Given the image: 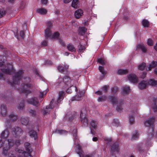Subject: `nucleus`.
I'll return each instance as SVG.
<instances>
[{
  "label": "nucleus",
  "mask_w": 157,
  "mask_h": 157,
  "mask_svg": "<svg viewBox=\"0 0 157 157\" xmlns=\"http://www.w3.org/2000/svg\"><path fill=\"white\" fill-rule=\"evenodd\" d=\"M24 72L22 70H20L15 74L13 77V83L18 84L21 80H22L25 83H23L21 85L22 88L20 90L21 92L28 94L30 93L29 89L31 87V85L28 82H30V79L29 77H23Z\"/></svg>",
  "instance_id": "obj_1"
},
{
  "label": "nucleus",
  "mask_w": 157,
  "mask_h": 157,
  "mask_svg": "<svg viewBox=\"0 0 157 157\" xmlns=\"http://www.w3.org/2000/svg\"><path fill=\"white\" fill-rule=\"evenodd\" d=\"M14 145V141L13 139L5 140L3 145L2 155L5 156H9L13 152L10 150Z\"/></svg>",
  "instance_id": "obj_2"
},
{
  "label": "nucleus",
  "mask_w": 157,
  "mask_h": 157,
  "mask_svg": "<svg viewBox=\"0 0 157 157\" xmlns=\"http://www.w3.org/2000/svg\"><path fill=\"white\" fill-rule=\"evenodd\" d=\"M47 27L45 30V36L46 39L50 37L51 39H56L58 38L59 36V33L56 32L54 33L52 35H51L52 31L51 30L52 25V22L51 21L47 22Z\"/></svg>",
  "instance_id": "obj_3"
},
{
  "label": "nucleus",
  "mask_w": 157,
  "mask_h": 157,
  "mask_svg": "<svg viewBox=\"0 0 157 157\" xmlns=\"http://www.w3.org/2000/svg\"><path fill=\"white\" fill-rule=\"evenodd\" d=\"M25 150L27 152H26L20 149L16 150L19 153L18 157H32L30 154V153L32 150L31 148L30 144L28 142L25 143Z\"/></svg>",
  "instance_id": "obj_4"
},
{
  "label": "nucleus",
  "mask_w": 157,
  "mask_h": 157,
  "mask_svg": "<svg viewBox=\"0 0 157 157\" xmlns=\"http://www.w3.org/2000/svg\"><path fill=\"white\" fill-rule=\"evenodd\" d=\"M2 56H0V59H1ZM4 62L2 61V59H0V67H3V68L1 69L2 71L5 74L10 75L11 73L14 71L13 66L12 64L8 63L6 66H4L3 63Z\"/></svg>",
  "instance_id": "obj_5"
},
{
  "label": "nucleus",
  "mask_w": 157,
  "mask_h": 157,
  "mask_svg": "<svg viewBox=\"0 0 157 157\" xmlns=\"http://www.w3.org/2000/svg\"><path fill=\"white\" fill-rule=\"evenodd\" d=\"M86 111L85 109H82L80 112V119L81 122L85 125H87L88 124V120L86 117Z\"/></svg>",
  "instance_id": "obj_6"
},
{
  "label": "nucleus",
  "mask_w": 157,
  "mask_h": 157,
  "mask_svg": "<svg viewBox=\"0 0 157 157\" xmlns=\"http://www.w3.org/2000/svg\"><path fill=\"white\" fill-rule=\"evenodd\" d=\"M28 103L31 104L36 107H38L40 105V103L37 98L35 97L31 98L27 100Z\"/></svg>",
  "instance_id": "obj_7"
},
{
  "label": "nucleus",
  "mask_w": 157,
  "mask_h": 157,
  "mask_svg": "<svg viewBox=\"0 0 157 157\" xmlns=\"http://www.w3.org/2000/svg\"><path fill=\"white\" fill-rule=\"evenodd\" d=\"M119 149L117 143H116L111 147L110 151L112 154H115L119 151Z\"/></svg>",
  "instance_id": "obj_8"
},
{
  "label": "nucleus",
  "mask_w": 157,
  "mask_h": 157,
  "mask_svg": "<svg viewBox=\"0 0 157 157\" xmlns=\"http://www.w3.org/2000/svg\"><path fill=\"white\" fill-rule=\"evenodd\" d=\"M13 131L14 133L13 134L16 137L21 136L22 133V131L21 128L19 127H17L13 128Z\"/></svg>",
  "instance_id": "obj_9"
},
{
  "label": "nucleus",
  "mask_w": 157,
  "mask_h": 157,
  "mask_svg": "<svg viewBox=\"0 0 157 157\" xmlns=\"http://www.w3.org/2000/svg\"><path fill=\"white\" fill-rule=\"evenodd\" d=\"M155 120V118L154 117H151L148 120L144 121V124L146 127L151 126L154 123Z\"/></svg>",
  "instance_id": "obj_10"
},
{
  "label": "nucleus",
  "mask_w": 157,
  "mask_h": 157,
  "mask_svg": "<svg viewBox=\"0 0 157 157\" xmlns=\"http://www.w3.org/2000/svg\"><path fill=\"white\" fill-rule=\"evenodd\" d=\"M84 92L83 91H79L78 94L75 97H73L71 100V101H79L81 100L82 97L84 95Z\"/></svg>",
  "instance_id": "obj_11"
},
{
  "label": "nucleus",
  "mask_w": 157,
  "mask_h": 157,
  "mask_svg": "<svg viewBox=\"0 0 157 157\" xmlns=\"http://www.w3.org/2000/svg\"><path fill=\"white\" fill-rule=\"evenodd\" d=\"M127 78L128 80L132 83L137 82L138 78L136 75L134 74H130L127 76Z\"/></svg>",
  "instance_id": "obj_12"
},
{
  "label": "nucleus",
  "mask_w": 157,
  "mask_h": 157,
  "mask_svg": "<svg viewBox=\"0 0 157 157\" xmlns=\"http://www.w3.org/2000/svg\"><path fill=\"white\" fill-rule=\"evenodd\" d=\"M157 99L156 98H153V99L152 102L151 108L154 112L157 111Z\"/></svg>",
  "instance_id": "obj_13"
},
{
  "label": "nucleus",
  "mask_w": 157,
  "mask_h": 157,
  "mask_svg": "<svg viewBox=\"0 0 157 157\" xmlns=\"http://www.w3.org/2000/svg\"><path fill=\"white\" fill-rule=\"evenodd\" d=\"M68 67L69 66L67 64H64V67L61 65H60L57 67V68L60 72H63L64 71L67 70Z\"/></svg>",
  "instance_id": "obj_14"
},
{
  "label": "nucleus",
  "mask_w": 157,
  "mask_h": 157,
  "mask_svg": "<svg viewBox=\"0 0 157 157\" xmlns=\"http://www.w3.org/2000/svg\"><path fill=\"white\" fill-rule=\"evenodd\" d=\"M9 134V132L7 129H6L3 131L1 134V137L2 139H3L4 140V142L5 140H8L6 139V138L8 137Z\"/></svg>",
  "instance_id": "obj_15"
},
{
  "label": "nucleus",
  "mask_w": 157,
  "mask_h": 157,
  "mask_svg": "<svg viewBox=\"0 0 157 157\" xmlns=\"http://www.w3.org/2000/svg\"><path fill=\"white\" fill-rule=\"evenodd\" d=\"M53 107H52V101L51 102L49 106H47L45 109L43 110V113L44 115H46L48 114L50 111V109H52Z\"/></svg>",
  "instance_id": "obj_16"
},
{
  "label": "nucleus",
  "mask_w": 157,
  "mask_h": 157,
  "mask_svg": "<svg viewBox=\"0 0 157 157\" xmlns=\"http://www.w3.org/2000/svg\"><path fill=\"white\" fill-rule=\"evenodd\" d=\"M148 85V82L143 81L140 83L138 85L139 88L141 89H145Z\"/></svg>",
  "instance_id": "obj_17"
},
{
  "label": "nucleus",
  "mask_w": 157,
  "mask_h": 157,
  "mask_svg": "<svg viewBox=\"0 0 157 157\" xmlns=\"http://www.w3.org/2000/svg\"><path fill=\"white\" fill-rule=\"evenodd\" d=\"M83 11L80 9H78L76 10L75 13V17L78 19L83 15Z\"/></svg>",
  "instance_id": "obj_18"
},
{
  "label": "nucleus",
  "mask_w": 157,
  "mask_h": 157,
  "mask_svg": "<svg viewBox=\"0 0 157 157\" xmlns=\"http://www.w3.org/2000/svg\"><path fill=\"white\" fill-rule=\"evenodd\" d=\"M141 49L143 52L144 53L146 52L147 51V48L143 44H139L136 45V49Z\"/></svg>",
  "instance_id": "obj_19"
},
{
  "label": "nucleus",
  "mask_w": 157,
  "mask_h": 157,
  "mask_svg": "<svg viewBox=\"0 0 157 157\" xmlns=\"http://www.w3.org/2000/svg\"><path fill=\"white\" fill-rule=\"evenodd\" d=\"M80 3L79 0H73L71 6L74 8L77 9L79 7Z\"/></svg>",
  "instance_id": "obj_20"
},
{
  "label": "nucleus",
  "mask_w": 157,
  "mask_h": 157,
  "mask_svg": "<svg viewBox=\"0 0 157 157\" xmlns=\"http://www.w3.org/2000/svg\"><path fill=\"white\" fill-rule=\"evenodd\" d=\"M98 69L102 74V76L100 77V79H102L106 74V71L105 70L104 67L101 66H99Z\"/></svg>",
  "instance_id": "obj_21"
},
{
  "label": "nucleus",
  "mask_w": 157,
  "mask_h": 157,
  "mask_svg": "<svg viewBox=\"0 0 157 157\" xmlns=\"http://www.w3.org/2000/svg\"><path fill=\"white\" fill-rule=\"evenodd\" d=\"M77 149L76 150L77 153L79 154L80 157H84L83 152L82 151L81 148L79 144L77 146Z\"/></svg>",
  "instance_id": "obj_22"
},
{
  "label": "nucleus",
  "mask_w": 157,
  "mask_h": 157,
  "mask_svg": "<svg viewBox=\"0 0 157 157\" xmlns=\"http://www.w3.org/2000/svg\"><path fill=\"white\" fill-rule=\"evenodd\" d=\"M90 128L91 129H95L97 127L98 123L96 121L92 120L90 123Z\"/></svg>",
  "instance_id": "obj_23"
},
{
  "label": "nucleus",
  "mask_w": 157,
  "mask_h": 157,
  "mask_svg": "<svg viewBox=\"0 0 157 157\" xmlns=\"http://www.w3.org/2000/svg\"><path fill=\"white\" fill-rule=\"evenodd\" d=\"M130 89L129 87L125 86L123 87L122 89V93L123 95H125L129 93Z\"/></svg>",
  "instance_id": "obj_24"
},
{
  "label": "nucleus",
  "mask_w": 157,
  "mask_h": 157,
  "mask_svg": "<svg viewBox=\"0 0 157 157\" xmlns=\"http://www.w3.org/2000/svg\"><path fill=\"white\" fill-rule=\"evenodd\" d=\"M1 113L3 117L5 116L6 114V108L5 105H2L1 107Z\"/></svg>",
  "instance_id": "obj_25"
},
{
  "label": "nucleus",
  "mask_w": 157,
  "mask_h": 157,
  "mask_svg": "<svg viewBox=\"0 0 157 157\" xmlns=\"http://www.w3.org/2000/svg\"><path fill=\"white\" fill-rule=\"evenodd\" d=\"M29 134L32 138H33L36 139L37 138V134L36 131L33 130L30 131L29 132Z\"/></svg>",
  "instance_id": "obj_26"
},
{
  "label": "nucleus",
  "mask_w": 157,
  "mask_h": 157,
  "mask_svg": "<svg viewBox=\"0 0 157 157\" xmlns=\"http://www.w3.org/2000/svg\"><path fill=\"white\" fill-rule=\"evenodd\" d=\"M37 12L40 14L44 15L46 14L47 12V10L46 9L43 8H41L37 10Z\"/></svg>",
  "instance_id": "obj_27"
},
{
  "label": "nucleus",
  "mask_w": 157,
  "mask_h": 157,
  "mask_svg": "<svg viewBox=\"0 0 157 157\" xmlns=\"http://www.w3.org/2000/svg\"><path fill=\"white\" fill-rule=\"evenodd\" d=\"M67 49L68 51L71 52H75L76 49L74 45L71 44H69L67 46Z\"/></svg>",
  "instance_id": "obj_28"
},
{
  "label": "nucleus",
  "mask_w": 157,
  "mask_h": 157,
  "mask_svg": "<svg viewBox=\"0 0 157 157\" xmlns=\"http://www.w3.org/2000/svg\"><path fill=\"white\" fill-rule=\"evenodd\" d=\"M63 80L65 84L67 85L69 84L71 81L70 78L67 76L64 77L63 78Z\"/></svg>",
  "instance_id": "obj_29"
},
{
  "label": "nucleus",
  "mask_w": 157,
  "mask_h": 157,
  "mask_svg": "<svg viewBox=\"0 0 157 157\" xmlns=\"http://www.w3.org/2000/svg\"><path fill=\"white\" fill-rule=\"evenodd\" d=\"M128 70H127L119 69L118 70L117 73L120 75H124L128 73Z\"/></svg>",
  "instance_id": "obj_30"
},
{
  "label": "nucleus",
  "mask_w": 157,
  "mask_h": 157,
  "mask_svg": "<svg viewBox=\"0 0 157 157\" xmlns=\"http://www.w3.org/2000/svg\"><path fill=\"white\" fill-rule=\"evenodd\" d=\"M109 97L110 101L113 104H118L117 99L116 98L113 96H111Z\"/></svg>",
  "instance_id": "obj_31"
},
{
  "label": "nucleus",
  "mask_w": 157,
  "mask_h": 157,
  "mask_svg": "<svg viewBox=\"0 0 157 157\" xmlns=\"http://www.w3.org/2000/svg\"><path fill=\"white\" fill-rule=\"evenodd\" d=\"M87 29L85 27H80L79 28L78 32L81 35L84 34L86 32Z\"/></svg>",
  "instance_id": "obj_32"
},
{
  "label": "nucleus",
  "mask_w": 157,
  "mask_h": 157,
  "mask_svg": "<svg viewBox=\"0 0 157 157\" xmlns=\"http://www.w3.org/2000/svg\"><path fill=\"white\" fill-rule=\"evenodd\" d=\"M64 94V92H61L59 94V96L57 99V102L59 103L61 101L63 100V95Z\"/></svg>",
  "instance_id": "obj_33"
},
{
  "label": "nucleus",
  "mask_w": 157,
  "mask_h": 157,
  "mask_svg": "<svg viewBox=\"0 0 157 157\" xmlns=\"http://www.w3.org/2000/svg\"><path fill=\"white\" fill-rule=\"evenodd\" d=\"M157 65V63L156 62L153 61L148 67V70L150 71L151 70V68H153L155 67Z\"/></svg>",
  "instance_id": "obj_34"
},
{
  "label": "nucleus",
  "mask_w": 157,
  "mask_h": 157,
  "mask_svg": "<svg viewBox=\"0 0 157 157\" xmlns=\"http://www.w3.org/2000/svg\"><path fill=\"white\" fill-rule=\"evenodd\" d=\"M143 26L144 27H147L149 25V22L146 19L143 20L142 22Z\"/></svg>",
  "instance_id": "obj_35"
},
{
  "label": "nucleus",
  "mask_w": 157,
  "mask_h": 157,
  "mask_svg": "<svg viewBox=\"0 0 157 157\" xmlns=\"http://www.w3.org/2000/svg\"><path fill=\"white\" fill-rule=\"evenodd\" d=\"M139 134L137 132H135L132 135V139L135 140L139 137Z\"/></svg>",
  "instance_id": "obj_36"
},
{
  "label": "nucleus",
  "mask_w": 157,
  "mask_h": 157,
  "mask_svg": "<svg viewBox=\"0 0 157 157\" xmlns=\"http://www.w3.org/2000/svg\"><path fill=\"white\" fill-rule=\"evenodd\" d=\"M146 66V64L145 63H142L138 66V69L140 70H143Z\"/></svg>",
  "instance_id": "obj_37"
},
{
  "label": "nucleus",
  "mask_w": 157,
  "mask_h": 157,
  "mask_svg": "<svg viewBox=\"0 0 157 157\" xmlns=\"http://www.w3.org/2000/svg\"><path fill=\"white\" fill-rule=\"evenodd\" d=\"M9 117L10 120L13 121H16L17 119V117L13 114H10Z\"/></svg>",
  "instance_id": "obj_38"
},
{
  "label": "nucleus",
  "mask_w": 157,
  "mask_h": 157,
  "mask_svg": "<svg viewBox=\"0 0 157 157\" xmlns=\"http://www.w3.org/2000/svg\"><path fill=\"white\" fill-rule=\"evenodd\" d=\"M29 114L33 117H35L36 116V112L34 110L30 109L29 110Z\"/></svg>",
  "instance_id": "obj_39"
},
{
  "label": "nucleus",
  "mask_w": 157,
  "mask_h": 157,
  "mask_svg": "<svg viewBox=\"0 0 157 157\" xmlns=\"http://www.w3.org/2000/svg\"><path fill=\"white\" fill-rule=\"evenodd\" d=\"M53 132L55 133L56 134H63L64 133H65L67 132L64 130H56L54 132Z\"/></svg>",
  "instance_id": "obj_40"
},
{
  "label": "nucleus",
  "mask_w": 157,
  "mask_h": 157,
  "mask_svg": "<svg viewBox=\"0 0 157 157\" xmlns=\"http://www.w3.org/2000/svg\"><path fill=\"white\" fill-rule=\"evenodd\" d=\"M156 84V81L153 79H151L148 82V85L149 84L152 86H155Z\"/></svg>",
  "instance_id": "obj_41"
},
{
  "label": "nucleus",
  "mask_w": 157,
  "mask_h": 157,
  "mask_svg": "<svg viewBox=\"0 0 157 157\" xmlns=\"http://www.w3.org/2000/svg\"><path fill=\"white\" fill-rule=\"evenodd\" d=\"M129 121L131 124H133L134 122V118L133 115H130L129 116Z\"/></svg>",
  "instance_id": "obj_42"
},
{
  "label": "nucleus",
  "mask_w": 157,
  "mask_h": 157,
  "mask_svg": "<svg viewBox=\"0 0 157 157\" xmlns=\"http://www.w3.org/2000/svg\"><path fill=\"white\" fill-rule=\"evenodd\" d=\"M25 3L24 2H21L20 4L19 8L21 10H22L25 8Z\"/></svg>",
  "instance_id": "obj_43"
},
{
  "label": "nucleus",
  "mask_w": 157,
  "mask_h": 157,
  "mask_svg": "<svg viewBox=\"0 0 157 157\" xmlns=\"http://www.w3.org/2000/svg\"><path fill=\"white\" fill-rule=\"evenodd\" d=\"M21 121L22 124L24 125H26L28 124V120L25 119H21Z\"/></svg>",
  "instance_id": "obj_44"
},
{
  "label": "nucleus",
  "mask_w": 157,
  "mask_h": 157,
  "mask_svg": "<svg viewBox=\"0 0 157 157\" xmlns=\"http://www.w3.org/2000/svg\"><path fill=\"white\" fill-rule=\"evenodd\" d=\"M48 92V90H46V91H44L43 92H40V98H42L43 97L46 95Z\"/></svg>",
  "instance_id": "obj_45"
},
{
  "label": "nucleus",
  "mask_w": 157,
  "mask_h": 157,
  "mask_svg": "<svg viewBox=\"0 0 157 157\" xmlns=\"http://www.w3.org/2000/svg\"><path fill=\"white\" fill-rule=\"evenodd\" d=\"M116 109L118 112H121L123 109V108L121 106V104L120 103L119 105H117L116 107Z\"/></svg>",
  "instance_id": "obj_46"
},
{
  "label": "nucleus",
  "mask_w": 157,
  "mask_h": 157,
  "mask_svg": "<svg viewBox=\"0 0 157 157\" xmlns=\"http://www.w3.org/2000/svg\"><path fill=\"white\" fill-rule=\"evenodd\" d=\"M106 98V97L105 96H103L99 97L98 100L99 102H100L105 101Z\"/></svg>",
  "instance_id": "obj_47"
},
{
  "label": "nucleus",
  "mask_w": 157,
  "mask_h": 157,
  "mask_svg": "<svg viewBox=\"0 0 157 157\" xmlns=\"http://www.w3.org/2000/svg\"><path fill=\"white\" fill-rule=\"evenodd\" d=\"M85 49V48L84 46L81 45L79 48V52H83Z\"/></svg>",
  "instance_id": "obj_48"
},
{
  "label": "nucleus",
  "mask_w": 157,
  "mask_h": 157,
  "mask_svg": "<svg viewBox=\"0 0 157 157\" xmlns=\"http://www.w3.org/2000/svg\"><path fill=\"white\" fill-rule=\"evenodd\" d=\"M98 61L102 65H104L105 63V61L101 59H98Z\"/></svg>",
  "instance_id": "obj_49"
},
{
  "label": "nucleus",
  "mask_w": 157,
  "mask_h": 157,
  "mask_svg": "<svg viewBox=\"0 0 157 157\" xmlns=\"http://www.w3.org/2000/svg\"><path fill=\"white\" fill-rule=\"evenodd\" d=\"M153 41L151 39H148L147 42V44L150 46H152L153 44Z\"/></svg>",
  "instance_id": "obj_50"
},
{
  "label": "nucleus",
  "mask_w": 157,
  "mask_h": 157,
  "mask_svg": "<svg viewBox=\"0 0 157 157\" xmlns=\"http://www.w3.org/2000/svg\"><path fill=\"white\" fill-rule=\"evenodd\" d=\"M6 14L5 11L4 10H0V18L3 17Z\"/></svg>",
  "instance_id": "obj_51"
},
{
  "label": "nucleus",
  "mask_w": 157,
  "mask_h": 157,
  "mask_svg": "<svg viewBox=\"0 0 157 157\" xmlns=\"http://www.w3.org/2000/svg\"><path fill=\"white\" fill-rule=\"evenodd\" d=\"M24 107V104L23 103H20L17 107V108L19 109H22Z\"/></svg>",
  "instance_id": "obj_52"
},
{
  "label": "nucleus",
  "mask_w": 157,
  "mask_h": 157,
  "mask_svg": "<svg viewBox=\"0 0 157 157\" xmlns=\"http://www.w3.org/2000/svg\"><path fill=\"white\" fill-rule=\"evenodd\" d=\"M118 89L117 87H114L112 89V93L113 94H115L117 91Z\"/></svg>",
  "instance_id": "obj_53"
},
{
  "label": "nucleus",
  "mask_w": 157,
  "mask_h": 157,
  "mask_svg": "<svg viewBox=\"0 0 157 157\" xmlns=\"http://www.w3.org/2000/svg\"><path fill=\"white\" fill-rule=\"evenodd\" d=\"M20 35L21 37L22 38L24 39V33L23 31H21L20 33Z\"/></svg>",
  "instance_id": "obj_54"
},
{
  "label": "nucleus",
  "mask_w": 157,
  "mask_h": 157,
  "mask_svg": "<svg viewBox=\"0 0 157 157\" xmlns=\"http://www.w3.org/2000/svg\"><path fill=\"white\" fill-rule=\"evenodd\" d=\"M109 86H103L102 88V89L103 90H104L105 92H106Z\"/></svg>",
  "instance_id": "obj_55"
},
{
  "label": "nucleus",
  "mask_w": 157,
  "mask_h": 157,
  "mask_svg": "<svg viewBox=\"0 0 157 157\" xmlns=\"http://www.w3.org/2000/svg\"><path fill=\"white\" fill-rule=\"evenodd\" d=\"M77 130L76 129H75L73 131V135L74 137H76L77 135Z\"/></svg>",
  "instance_id": "obj_56"
},
{
  "label": "nucleus",
  "mask_w": 157,
  "mask_h": 157,
  "mask_svg": "<svg viewBox=\"0 0 157 157\" xmlns=\"http://www.w3.org/2000/svg\"><path fill=\"white\" fill-rule=\"evenodd\" d=\"M47 40H45L42 42V45L44 46H45L47 45Z\"/></svg>",
  "instance_id": "obj_57"
},
{
  "label": "nucleus",
  "mask_w": 157,
  "mask_h": 157,
  "mask_svg": "<svg viewBox=\"0 0 157 157\" xmlns=\"http://www.w3.org/2000/svg\"><path fill=\"white\" fill-rule=\"evenodd\" d=\"M15 144L17 145H19L20 144V141L19 140L16 141L15 143H14V145Z\"/></svg>",
  "instance_id": "obj_58"
},
{
  "label": "nucleus",
  "mask_w": 157,
  "mask_h": 157,
  "mask_svg": "<svg viewBox=\"0 0 157 157\" xmlns=\"http://www.w3.org/2000/svg\"><path fill=\"white\" fill-rule=\"evenodd\" d=\"M147 73L146 72H144L143 73L142 75L141 76V77L143 78H144L146 76Z\"/></svg>",
  "instance_id": "obj_59"
},
{
  "label": "nucleus",
  "mask_w": 157,
  "mask_h": 157,
  "mask_svg": "<svg viewBox=\"0 0 157 157\" xmlns=\"http://www.w3.org/2000/svg\"><path fill=\"white\" fill-rule=\"evenodd\" d=\"M48 0H41V2L42 4H45L47 2Z\"/></svg>",
  "instance_id": "obj_60"
},
{
  "label": "nucleus",
  "mask_w": 157,
  "mask_h": 157,
  "mask_svg": "<svg viewBox=\"0 0 157 157\" xmlns=\"http://www.w3.org/2000/svg\"><path fill=\"white\" fill-rule=\"evenodd\" d=\"M146 144H147V146L149 145L150 144V140L149 139L147 140L146 141Z\"/></svg>",
  "instance_id": "obj_61"
},
{
  "label": "nucleus",
  "mask_w": 157,
  "mask_h": 157,
  "mask_svg": "<svg viewBox=\"0 0 157 157\" xmlns=\"http://www.w3.org/2000/svg\"><path fill=\"white\" fill-rule=\"evenodd\" d=\"M72 0H63V1L65 3H68L70 2Z\"/></svg>",
  "instance_id": "obj_62"
},
{
  "label": "nucleus",
  "mask_w": 157,
  "mask_h": 157,
  "mask_svg": "<svg viewBox=\"0 0 157 157\" xmlns=\"http://www.w3.org/2000/svg\"><path fill=\"white\" fill-rule=\"evenodd\" d=\"M15 0H8V2L10 3L13 4L14 3Z\"/></svg>",
  "instance_id": "obj_63"
},
{
  "label": "nucleus",
  "mask_w": 157,
  "mask_h": 157,
  "mask_svg": "<svg viewBox=\"0 0 157 157\" xmlns=\"http://www.w3.org/2000/svg\"><path fill=\"white\" fill-rule=\"evenodd\" d=\"M67 92L68 94H71V90L70 88H69L67 90Z\"/></svg>",
  "instance_id": "obj_64"
}]
</instances>
